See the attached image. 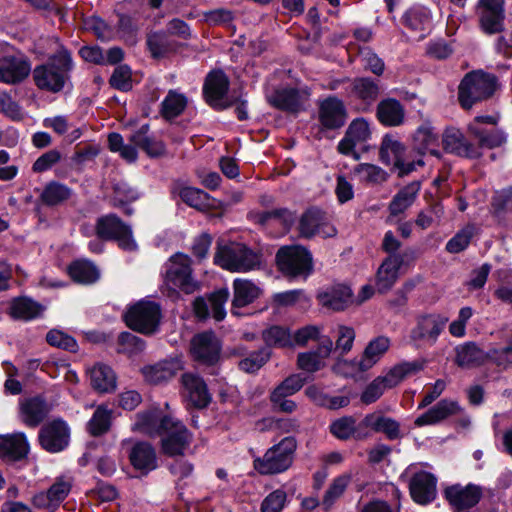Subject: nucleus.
<instances>
[{"instance_id":"nucleus-1","label":"nucleus","mask_w":512,"mask_h":512,"mask_svg":"<svg viewBox=\"0 0 512 512\" xmlns=\"http://www.w3.org/2000/svg\"><path fill=\"white\" fill-rule=\"evenodd\" d=\"M72 69L70 53L62 46L48 58L45 64L35 67L33 79L35 85L52 93L61 91L69 80V72Z\"/></svg>"},{"instance_id":"nucleus-2","label":"nucleus","mask_w":512,"mask_h":512,"mask_svg":"<svg viewBox=\"0 0 512 512\" xmlns=\"http://www.w3.org/2000/svg\"><path fill=\"white\" fill-rule=\"evenodd\" d=\"M214 263L230 272L246 273L262 265L260 253L241 243L218 245Z\"/></svg>"},{"instance_id":"nucleus-3","label":"nucleus","mask_w":512,"mask_h":512,"mask_svg":"<svg viewBox=\"0 0 512 512\" xmlns=\"http://www.w3.org/2000/svg\"><path fill=\"white\" fill-rule=\"evenodd\" d=\"M498 88L496 76L482 70L465 75L458 89V100L464 109L490 98Z\"/></svg>"},{"instance_id":"nucleus-4","label":"nucleus","mask_w":512,"mask_h":512,"mask_svg":"<svg viewBox=\"0 0 512 512\" xmlns=\"http://www.w3.org/2000/svg\"><path fill=\"white\" fill-rule=\"evenodd\" d=\"M423 367L424 363L421 361L402 362L395 365L366 386L361 394V401L366 405L376 402L386 390L396 387L406 377L421 371Z\"/></svg>"},{"instance_id":"nucleus-5","label":"nucleus","mask_w":512,"mask_h":512,"mask_svg":"<svg viewBox=\"0 0 512 512\" xmlns=\"http://www.w3.org/2000/svg\"><path fill=\"white\" fill-rule=\"evenodd\" d=\"M296 449V439L293 436L285 437L270 447L263 456L256 457L253 461L254 468L261 475L283 473L291 467Z\"/></svg>"},{"instance_id":"nucleus-6","label":"nucleus","mask_w":512,"mask_h":512,"mask_svg":"<svg viewBox=\"0 0 512 512\" xmlns=\"http://www.w3.org/2000/svg\"><path fill=\"white\" fill-rule=\"evenodd\" d=\"M380 158L388 165H392L399 177L406 176L418 167L424 165L422 155H414L393 136L386 135L381 143Z\"/></svg>"},{"instance_id":"nucleus-7","label":"nucleus","mask_w":512,"mask_h":512,"mask_svg":"<svg viewBox=\"0 0 512 512\" xmlns=\"http://www.w3.org/2000/svg\"><path fill=\"white\" fill-rule=\"evenodd\" d=\"M191 258L177 253L170 257L166 264L165 285L173 290L191 294L198 290L199 283L192 275Z\"/></svg>"},{"instance_id":"nucleus-8","label":"nucleus","mask_w":512,"mask_h":512,"mask_svg":"<svg viewBox=\"0 0 512 512\" xmlns=\"http://www.w3.org/2000/svg\"><path fill=\"white\" fill-rule=\"evenodd\" d=\"M279 269L286 275L308 276L312 271L310 252L299 245L286 246L279 249L276 255Z\"/></svg>"},{"instance_id":"nucleus-9","label":"nucleus","mask_w":512,"mask_h":512,"mask_svg":"<svg viewBox=\"0 0 512 512\" xmlns=\"http://www.w3.org/2000/svg\"><path fill=\"white\" fill-rule=\"evenodd\" d=\"M161 318L158 304L152 301H139L131 306L125 315L127 325L140 333L152 334L156 331Z\"/></svg>"},{"instance_id":"nucleus-10","label":"nucleus","mask_w":512,"mask_h":512,"mask_svg":"<svg viewBox=\"0 0 512 512\" xmlns=\"http://www.w3.org/2000/svg\"><path fill=\"white\" fill-rule=\"evenodd\" d=\"M448 320L447 316L440 313L419 315L410 332L411 340L417 343L434 345L444 331Z\"/></svg>"},{"instance_id":"nucleus-11","label":"nucleus","mask_w":512,"mask_h":512,"mask_svg":"<svg viewBox=\"0 0 512 512\" xmlns=\"http://www.w3.org/2000/svg\"><path fill=\"white\" fill-rule=\"evenodd\" d=\"M96 228L101 239L115 240L122 249L131 251L137 247L131 228L114 214L99 218Z\"/></svg>"},{"instance_id":"nucleus-12","label":"nucleus","mask_w":512,"mask_h":512,"mask_svg":"<svg viewBox=\"0 0 512 512\" xmlns=\"http://www.w3.org/2000/svg\"><path fill=\"white\" fill-rule=\"evenodd\" d=\"M476 13L484 33L492 35L504 29V0H479Z\"/></svg>"},{"instance_id":"nucleus-13","label":"nucleus","mask_w":512,"mask_h":512,"mask_svg":"<svg viewBox=\"0 0 512 512\" xmlns=\"http://www.w3.org/2000/svg\"><path fill=\"white\" fill-rule=\"evenodd\" d=\"M72 485L70 477H58L47 491L39 492L33 496L32 504L36 508L54 512L69 495Z\"/></svg>"},{"instance_id":"nucleus-14","label":"nucleus","mask_w":512,"mask_h":512,"mask_svg":"<svg viewBox=\"0 0 512 512\" xmlns=\"http://www.w3.org/2000/svg\"><path fill=\"white\" fill-rule=\"evenodd\" d=\"M310 97L307 88H281L267 96L269 103L281 110L298 113L306 109Z\"/></svg>"},{"instance_id":"nucleus-15","label":"nucleus","mask_w":512,"mask_h":512,"mask_svg":"<svg viewBox=\"0 0 512 512\" xmlns=\"http://www.w3.org/2000/svg\"><path fill=\"white\" fill-rule=\"evenodd\" d=\"M229 296V290L222 288L212 292L207 298H196L193 302L195 315L200 319L211 315L216 321H222L226 316L225 304Z\"/></svg>"},{"instance_id":"nucleus-16","label":"nucleus","mask_w":512,"mask_h":512,"mask_svg":"<svg viewBox=\"0 0 512 512\" xmlns=\"http://www.w3.org/2000/svg\"><path fill=\"white\" fill-rule=\"evenodd\" d=\"M69 439V427L60 419L47 423L39 432V442L42 448L51 453L64 450L69 444Z\"/></svg>"},{"instance_id":"nucleus-17","label":"nucleus","mask_w":512,"mask_h":512,"mask_svg":"<svg viewBox=\"0 0 512 512\" xmlns=\"http://www.w3.org/2000/svg\"><path fill=\"white\" fill-rule=\"evenodd\" d=\"M173 419L171 416L163 415L158 406H153L136 415L132 429L149 436L162 435L165 429H169Z\"/></svg>"},{"instance_id":"nucleus-18","label":"nucleus","mask_w":512,"mask_h":512,"mask_svg":"<svg viewBox=\"0 0 512 512\" xmlns=\"http://www.w3.org/2000/svg\"><path fill=\"white\" fill-rule=\"evenodd\" d=\"M190 350L195 360L213 365L220 358L221 343L213 332H203L192 338Z\"/></svg>"},{"instance_id":"nucleus-19","label":"nucleus","mask_w":512,"mask_h":512,"mask_svg":"<svg viewBox=\"0 0 512 512\" xmlns=\"http://www.w3.org/2000/svg\"><path fill=\"white\" fill-rule=\"evenodd\" d=\"M30 445L23 432L0 435V459L12 464L27 458Z\"/></svg>"},{"instance_id":"nucleus-20","label":"nucleus","mask_w":512,"mask_h":512,"mask_svg":"<svg viewBox=\"0 0 512 512\" xmlns=\"http://www.w3.org/2000/svg\"><path fill=\"white\" fill-rule=\"evenodd\" d=\"M162 435V450L169 456L182 455L191 442V435L186 427L175 419L169 424V429L163 431Z\"/></svg>"},{"instance_id":"nucleus-21","label":"nucleus","mask_w":512,"mask_h":512,"mask_svg":"<svg viewBox=\"0 0 512 512\" xmlns=\"http://www.w3.org/2000/svg\"><path fill=\"white\" fill-rule=\"evenodd\" d=\"M481 489L476 485H453L446 489L445 495L455 512H467L481 498Z\"/></svg>"},{"instance_id":"nucleus-22","label":"nucleus","mask_w":512,"mask_h":512,"mask_svg":"<svg viewBox=\"0 0 512 512\" xmlns=\"http://www.w3.org/2000/svg\"><path fill=\"white\" fill-rule=\"evenodd\" d=\"M347 120L346 107L342 100L328 97L319 104V121L326 129L342 127Z\"/></svg>"},{"instance_id":"nucleus-23","label":"nucleus","mask_w":512,"mask_h":512,"mask_svg":"<svg viewBox=\"0 0 512 512\" xmlns=\"http://www.w3.org/2000/svg\"><path fill=\"white\" fill-rule=\"evenodd\" d=\"M436 483V478L429 472L420 471L415 473L409 483L412 499L421 505L430 503L436 497Z\"/></svg>"},{"instance_id":"nucleus-24","label":"nucleus","mask_w":512,"mask_h":512,"mask_svg":"<svg viewBox=\"0 0 512 512\" xmlns=\"http://www.w3.org/2000/svg\"><path fill=\"white\" fill-rule=\"evenodd\" d=\"M30 63L23 56L7 55L0 58V82L16 84L30 73Z\"/></svg>"},{"instance_id":"nucleus-25","label":"nucleus","mask_w":512,"mask_h":512,"mask_svg":"<svg viewBox=\"0 0 512 512\" xmlns=\"http://www.w3.org/2000/svg\"><path fill=\"white\" fill-rule=\"evenodd\" d=\"M318 300L324 307L342 311L354 305L355 298L349 286L337 284L318 294Z\"/></svg>"},{"instance_id":"nucleus-26","label":"nucleus","mask_w":512,"mask_h":512,"mask_svg":"<svg viewBox=\"0 0 512 512\" xmlns=\"http://www.w3.org/2000/svg\"><path fill=\"white\" fill-rule=\"evenodd\" d=\"M370 134L369 123L365 119L358 118L353 120L344 138L338 144L339 152L345 155L353 154L355 159H357L358 155L354 152L355 146L367 141Z\"/></svg>"},{"instance_id":"nucleus-27","label":"nucleus","mask_w":512,"mask_h":512,"mask_svg":"<svg viewBox=\"0 0 512 512\" xmlns=\"http://www.w3.org/2000/svg\"><path fill=\"white\" fill-rule=\"evenodd\" d=\"M402 21L404 26L412 32H415L417 38L421 40L431 30L432 14L427 7L415 5L404 13Z\"/></svg>"},{"instance_id":"nucleus-28","label":"nucleus","mask_w":512,"mask_h":512,"mask_svg":"<svg viewBox=\"0 0 512 512\" xmlns=\"http://www.w3.org/2000/svg\"><path fill=\"white\" fill-rule=\"evenodd\" d=\"M332 348L333 342L330 338L321 339L316 350L298 355V367L310 373L319 371L325 366V360L329 357Z\"/></svg>"},{"instance_id":"nucleus-29","label":"nucleus","mask_w":512,"mask_h":512,"mask_svg":"<svg viewBox=\"0 0 512 512\" xmlns=\"http://www.w3.org/2000/svg\"><path fill=\"white\" fill-rule=\"evenodd\" d=\"M182 384L184 395L191 405L204 408L209 404L210 394L202 378L193 373H185L182 376Z\"/></svg>"},{"instance_id":"nucleus-30","label":"nucleus","mask_w":512,"mask_h":512,"mask_svg":"<svg viewBox=\"0 0 512 512\" xmlns=\"http://www.w3.org/2000/svg\"><path fill=\"white\" fill-rule=\"evenodd\" d=\"M443 146L451 153L468 158H477L481 155L479 148L470 144L462 132L455 128H447L443 134Z\"/></svg>"},{"instance_id":"nucleus-31","label":"nucleus","mask_w":512,"mask_h":512,"mask_svg":"<svg viewBox=\"0 0 512 512\" xmlns=\"http://www.w3.org/2000/svg\"><path fill=\"white\" fill-rule=\"evenodd\" d=\"M403 264V256L400 254L389 255L377 271L376 287L380 293H385L395 284L399 269Z\"/></svg>"},{"instance_id":"nucleus-32","label":"nucleus","mask_w":512,"mask_h":512,"mask_svg":"<svg viewBox=\"0 0 512 512\" xmlns=\"http://www.w3.org/2000/svg\"><path fill=\"white\" fill-rule=\"evenodd\" d=\"M462 411V408L456 401L443 399L427 412L420 415L415 420L416 426L434 425L446 418L456 415Z\"/></svg>"},{"instance_id":"nucleus-33","label":"nucleus","mask_w":512,"mask_h":512,"mask_svg":"<svg viewBox=\"0 0 512 512\" xmlns=\"http://www.w3.org/2000/svg\"><path fill=\"white\" fill-rule=\"evenodd\" d=\"M50 412V406L40 397L20 402V417L28 427H37Z\"/></svg>"},{"instance_id":"nucleus-34","label":"nucleus","mask_w":512,"mask_h":512,"mask_svg":"<svg viewBox=\"0 0 512 512\" xmlns=\"http://www.w3.org/2000/svg\"><path fill=\"white\" fill-rule=\"evenodd\" d=\"M421 189V184L418 181H413L401 188L393 197L389 204L390 216L388 221L392 218L403 214L416 200L418 193Z\"/></svg>"},{"instance_id":"nucleus-35","label":"nucleus","mask_w":512,"mask_h":512,"mask_svg":"<svg viewBox=\"0 0 512 512\" xmlns=\"http://www.w3.org/2000/svg\"><path fill=\"white\" fill-rule=\"evenodd\" d=\"M391 341L386 336H378L367 344L361 359L357 362L359 371L372 368L388 351Z\"/></svg>"},{"instance_id":"nucleus-36","label":"nucleus","mask_w":512,"mask_h":512,"mask_svg":"<svg viewBox=\"0 0 512 512\" xmlns=\"http://www.w3.org/2000/svg\"><path fill=\"white\" fill-rule=\"evenodd\" d=\"M129 458L132 466L143 474H147L157 467L156 452L150 444L145 442L134 445Z\"/></svg>"},{"instance_id":"nucleus-37","label":"nucleus","mask_w":512,"mask_h":512,"mask_svg":"<svg viewBox=\"0 0 512 512\" xmlns=\"http://www.w3.org/2000/svg\"><path fill=\"white\" fill-rule=\"evenodd\" d=\"M91 386L100 393H109L116 389L117 379L111 367L97 363L89 371Z\"/></svg>"},{"instance_id":"nucleus-38","label":"nucleus","mask_w":512,"mask_h":512,"mask_svg":"<svg viewBox=\"0 0 512 512\" xmlns=\"http://www.w3.org/2000/svg\"><path fill=\"white\" fill-rule=\"evenodd\" d=\"M455 352V362L462 368L479 366L489 359V352L486 353L472 342L459 345L456 347Z\"/></svg>"},{"instance_id":"nucleus-39","label":"nucleus","mask_w":512,"mask_h":512,"mask_svg":"<svg viewBox=\"0 0 512 512\" xmlns=\"http://www.w3.org/2000/svg\"><path fill=\"white\" fill-rule=\"evenodd\" d=\"M229 88V81L222 71L211 72L204 84V94L207 101L216 105L224 98Z\"/></svg>"},{"instance_id":"nucleus-40","label":"nucleus","mask_w":512,"mask_h":512,"mask_svg":"<svg viewBox=\"0 0 512 512\" xmlns=\"http://www.w3.org/2000/svg\"><path fill=\"white\" fill-rule=\"evenodd\" d=\"M405 111L401 103L395 99L382 100L377 107V117L385 126H399L403 123Z\"/></svg>"},{"instance_id":"nucleus-41","label":"nucleus","mask_w":512,"mask_h":512,"mask_svg":"<svg viewBox=\"0 0 512 512\" xmlns=\"http://www.w3.org/2000/svg\"><path fill=\"white\" fill-rule=\"evenodd\" d=\"M379 95V87L369 78H357L351 85V96L361 101V109L367 110Z\"/></svg>"},{"instance_id":"nucleus-42","label":"nucleus","mask_w":512,"mask_h":512,"mask_svg":"<svg viewBox=\"0 0 512 512\" xmlns=\"http://www.w3.org/2000/svg\"><path fill=\"white\" fill-rule=\"evenodd\" d=\"M413 141L418 154L430 153L438 156V135L430 124L421 125L414 133Z\"/></svg>"},{"instance_id":"nucleus-43","label":"nucleus","mask_w":512,"mask_h":512,"mask_svg":"<svg viewBox=\"0 0 512 512\" xmlns=\"http://www.w3.org/2000/svg\"><path fill=\"white\" fill-rule=\"evenodd\" d=\"M178 369V364L173 361H162L154 365H148L141 369L145 381L151 384H160L171 379Z\"/></svg>"},{"instance_id":"nucleus-44","label":"nucleus","mask_w":512,"mask_h":512,"mask_svg":"<svg viewBox=\"0 0 512 512\" xmlns=\"http://www.w3.org/2000/svg\"><path fill=\"white\" fill-rule=\"evenodd\" d=\"M359 426L369 427L376 432H382L389 439H396L400 435V426L397 421L375 414L366 415L361 423H359Z\"/></svg>"},{"instance_id":"nucleus-45","label":"nucleus","mask_w":512,"mask_h":512,"mask_svg":"<svg viewBox=\"0 0 512 512\" xmlns=\"http://www.w3.org/2000/svg\"><path fill=\"white\" fill-rule=\"evenodd\" d=\"M233 307H245L259 297L260 289L251 281L235 279L233 282Z\"/></svg>"},{"instance_id":"nucleus-46","label":"nucleus","mask_w":512,"mask_h":512,"mask_svg":"<svg viewBox=\"0 0 512 512\" xmlns=\"http://www.w3.org/2000/svg\"><path fill=\"white\" fill-rule=\"evenodd\" d=\"M43 307L27 297L16 298L11 302L10 315L15 319L31 320L38 317Z\"/></svg>"},{"instance_id":"nucleus-47","label":"nucleus","mask_w":512,"mask_h":512,"mask_svg":"<svg viewBox=\"0 0 512 512\" xmlns=\"http://www.w3.org/2000/svg\"><path fill=\"white\" fill-rule=\"evenodd\" d=\"M70 277L82 284H91L99 279V271L97 267L86 260H78L72 263L68 268Z\"/></svg>"},{"instance_id":"nucleus-48","label":"nucleus","mask_w":512,"mask_h":512,"mask_svg":"<svg viewBox=\"0 0 512 512\" xmlns=\"http://www.w3.org/2000/svg\"><path fill=\"white\" fill-rule=\"evenodd\" d=\"M362 427L363 426L356 425V420L353 417L345 416L336 419L331 423L330 432L333 436L340 440H347L351 437L360 439L366 436L358 431V429Z\"/></svg>"},{"instance_id":"nucleus-49","label":"nucleus","mask_w":512,"mask_h":512,"mask_svg":"<svg viewBox=\"0 0 512 512\" xmlns=\"http://www.w3.org/2000/svg\"><path fill=\"white\" fill-rule=\"evenodd\" d=\"M71 195L72 190L67 185L51 181L44 187L40 199L48 206H55L68 200Z\"/></svg>"},{"instance_id":"nucleus-50","label":"nucleus","mask_w":512,"mask_h":512,"mask_svg":"<svg viewBox=\"0 0 512 512\" xmlns=\"http://www.w3.org/2000/svg\"><path fill=\"white\" fill-rule=\"evenodd\" d=\"M468 129L478 139V148L492 149L500 147L506 142L505 134L499 130L486 131L481 127H477V123H470Z\"/></svg>"},{"instance_id":"nucleus-51","label":"nucleus","mask_w":512,"mask_h":512,"mask_svg":"<svg viewBox=\"0 0 512 512\" xmlns=\"http://www.w3.org/2000/svg\"><path fill=\"white\" fill-rule=\"evenodd\" d=\"M147 46L154 58L164 57L176 49V43L165 32H153L147 37Z\"/></svg>"},{"instance_id":"nucleus-52","label":"nucleus","mask_w":512,"mask_h":512,"mask_svg":"<svg viewBox=\"0 0 512 512\" xmlns=\"http://www.w3.org/2000/svg\"><path fill=\"white\" fill-rule=\"evenodd\" d=\"M187 104L183 94L170 90L162 102V114L166 119H172L180 115Z\"/></svg>"},{"instance_id":"nucleus-53","label":"nucleus","mask_w":512,"mask_h":512,"mask_svg":"<svg viewBox=\"0 0 512 512\" xmlns=\"http://www.w3.org/2000/svg\"><path fill=\"white\" fill-rule=\"evenodd\" d=\"M262 336L268 346L290 347L293 345L290 331L282 326H271L263 331Z\"/></svg>"},{"instance_id":"nucleus-54","label":"nucleus","mask_w":512,"mask_h":512,"mask_svg":"<svg viewBox=\"0 0 512 512\" xmlns=\"http://www.w3.org/2000/svg\"><path fill=\"white\" fill-rule=\"evenodd\" d=\"M179 196L187 205L198 210H205L210 206L209 195L203 190L195 187H183L180 189Z\"/></svg>"},{"instance_id":"nucleus-55","label":"nucleus","mask_w":512,"mask_h":512,"mask_svg":"<svg viewBox=\"0 0 512 512\" xmlns=\"http://www.w3.org/2000/svg\"><path fill=\"white\" fill-rule=\"evenodd\" d=\"M110 423L111 411L104 406H99L88 422V431L93 436H99L108 431Z\"/></svg>"},{"instance_id":"nucleus-56","label":"nucleus","mask_w":512,"mask_h":512,"mask_svg":"<svg viewBox=\"0 0 512 512\" xmlns=\"http://www.w3.org/2000/svg\"><path fill=\"white\" fill-rule=\"evenodd\" d=\"M477 232L475 225L469 224L456 233L446 244V250L450 253H459L466 249Z\"/></svg>"},{"instance_id":"nucleus-57","label":"nucleus","mask_w":512,"mask_h":512,"mask_svg":"<svg viewBox=\"0 0 512 512\" xmlns=\"http://www.w3.org/2000/svg\"><path fill=\"white\" fill-rule=\"evenodd\" d=\"M354 174L360 181L367 183L378 184L386 181L387 179V173L382 168L368 163L357 165L354 168Z\"/></svg>"},{"instance_id":"nucleus-58","label":"nucleus","mask_w":512,"mask_h":512,"mask_svg":"<svg viewBox=\"0 0 512 512\" xmlns=\"http://www.w3.org/2000/svg\"><path fill=\"white\" fill-rule=\"evenodd\" d=\"M269 358V351L267 349H261L250 353L247 357L240 360L238 367L246 373H255L268 361Z\"/></svg>"},{"instance_id":"nucleus-59","label":"nucleus","mask_w":512,"mask_h":512,"mask_svg":"<svg viewBox=\"0 0 512 512\" xmlns=\"http://www.w3.org/2000/svg\"><path fill=\"white\" fill-rule=\"evenodd\" d=\"M288 503V496L283 489L269 493L262 501L260 512H282Z\"/></svg>"},{"instance_id":"nucleus-60","label":"nucleus","mask_w":512,"mask_h":512,"mask_svg":"<svg viewBox=\"0 0 512 512\" xmlns=\"http://www.w3.org/2000/svg\"><path fill=\"white\" fill-rule=\"evenodd\" d=\"M144 347V341L130 332H123L118 337V352L120 353L131 356L142 352Z\"/></svg>"},{"instance_id":"nucleus-61","label":"nucleus","mask_w":512,"mask_h":512,"mask_svg":"<svg viewBox=\"0 0 512 512\" xmlns=\"http://www.w3.org/2000/svg\"><path fill=\"white\" fill-rule=\"evenodd\" d=\"M350 482V476L349 475H341L334 479L332 484L329 486L328 490L326 491L322 504L325 507V509H330L334 502L344 493L345 489L347 488L348 484Z\"/></svg>"},{"instance_id":"nucleus-62","label":"nucleus","mask_w":512,"mask_h":512,"mask_svg":"<svg viewBox=\"0 0 512 512\" xmlns=\"http://www.w3.org/2000/svg\"><path fill=\"white\" fill-rule=\"evenodd\" d=\"M322 221V214L317 210L306 211L299 223V231L302 236L310 238L316 235Z\"/></svg>"},{"instance_id":"nucleus-63","label":"nucleus","mask_w":512,"mask_h":512,"mask_svg":"<svg viewBox=\"0 0 512 512\" xmlns=\"http://www.w3.org/2000/svg\"><path fill=\"white\" fill-rule=\"evenodd\" d=\"M110 84L121 91L130 90L132 88L131 69L127 65L117 66L110 78Z\"/></svg>"},{"instance_id":"nucleus-64","label":"nucleus","mask_w":512,"mask_h":512,"mask_svg":"<svg viewBox=\"0 0 512 512\" xmlns=\"http://www.w3.org/2000/svg\"><path fill=\"white\" fill-rule=\"evenodd\" d=\"M305 382V378L300 374H293L287 377L284 381H282L271 394H275L276 396H290L299 391Z\"/></svg>"}]
</instances>
